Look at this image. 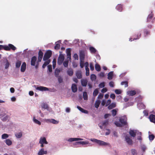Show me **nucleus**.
I'll return each mask as SVG.
<instances>
[{
    "instance_id": "473e14b6",
    "label": "nucleus",
    "mask_w": 155,
    "mask_h": 155,
    "mask_svg": "<svg viewBox=\"0 0 155 155\" xmlns=\"http://www.w3.org/2000/svg\"><path fill=\"white\" fill-rule=\"evenodd\" d=\"M33 121L36 124H38L39 125H41V122L38 120L35 119V117H34L33 118Z\"/></svg>"
},
{
    "instance_id": "0e129e2a",
    "label": "nucleus",
    "mask_w": 155,
    "mask_h": 155,
    "mask_svg": "<svg viewBox=\"0 0 155 155\" xmlns=\"http://www.w3.org/2000/svg\"><path fill=\"white\" fill-rule=\"evenodd\" d=\"M85 70L86 71V75L87 76L89 75V69L88 68H85Z\"/></svg>"
},
{
    "instance_id": "f03ea898",
    "label": "nucleus",
    "mask_w": 155,
    "mask_h": 155,
    "mask_svg": "<svg viewBox=\"0 0 155 155\" xmlns=\"http://www.w3.org/2000/svg\"><path fill=\"white\" fill-rule=\"evenodd\" d=\"M52 52L50 50L47 51L45 54L43 60L45 61L48 60L51 56Z\"/></svg>"
},
{
    "instance_id": "680f3d73",
    "label": "nucleus",
    "mask_w": 155,
    "mask_h": 155,
    "mask_svg": "<svg viewBox=\"0 0 155 155\" xmlns=\"http://www.w3.org/2000/svg\"><path fill=\"white\" fill-rule=\"evenodd\" d=\"M115 93L117 94H120L121 93V91L119 89H116L115 91Z\"/></svg>"
},
{
    "instance_id": "4468645a",
    "label": "nucleus",
    "mask_w": 155,
    "mask_h": 155,
    "mask_svg": "<svg viewBox=\"0 0 155 155\" xmlns=\"http://www.w3.org/2000/svg\"><path fill=\"white\" fill-rule=\"evenodd\" d=\"M76 76L78 79H81L82 78V74L81 71H76Z\"/></svg>"
},
{
    "instance_id": "338daca9",
    "label": "nucleus",
    "mask_w": 155,
    "mask_h": 155,
    "mask_svg": "<svg viewBox=\"0 0 155 155\" xmlns=\"http://www.w3.org/2000/svg\"><path fill=\"white\" fill-rule=\"evenodd\" d=\"M115 124L117 127H121L122 126L121 124L118 122H115Z\"/></svg>"
},
{
    "instance_id": "09e8293b",
    "label": "nucleus",
    "mask_w": 155,
    "mask_h": 155,
    "mask_svg": "<svg viewBox=\"0 0 155 155\" xmlns=\"http://www.w3.org/2000/svg\"><path fill=\"white\" fill-rule=\"evenodd\" d=\"M41 107L42 108L45 109H47L48 108V106L47 104H46L45 103L43 104L42 105Z\"/></svg>"
},
{
    "instance_id": "49530a36",
    "label": "nucleus",
    "mask_w": 155,
    "mask_h": 155,
    "mask_svg": "<svg viewBox=\"0 0 155 155\" xmlns=\"http://www.w3.org/2000/svg\"><path fill=\"white\" fill-rule=\"evenodd\" d=\"M108 120H106L103 122L102 123V125L103 126H106L108 124Z\"/></svg>"
},
{
    "instance_id": "39448f33",
    "label": "nucleus",
    "mask_w": 155,
    "mask_h": 155,
    "mask_svg": "<svg viewBox=\"0 0 155 155\" xmlns=\"http://www.w3.org/2000/svg\"><path fill=\"white\" fill-rule=\"evenodd\" d=\"M119 121L121 124L124 125H126L127 124V118L125 116H124L119 119Z\"/></svg>"
},
{
    "instance_id": "6ab92c4d",
    "label": "nucleus",
    "mask_w": 155,
    "mask_h": 155,
    "mask_svg": "<svg viewBox=\"0 0 155 155\" xmlns=\"http://www.w3.org/2000/svg\"><path fill=\"white\" fill-rule=\"evenodd\" d=\"M87 81L86 79H81V83L82 85L84 87H86L87 86Z\"/></svg>"
},
{
    "instance_id": "de8ad7c7",
    "label": "nucleus",
    "mask_w": 155,
    "mask_h": 155,
    "mask_svg": "<svg viewBox=\"0 0 155 155\" xmlns=\"http://www.w3.org/2000/svg\"><path fill=\"white\" fill-rule=\"evenodd\" d=\"M149 139L150 140H153L155 136L153 134H151L149 135Z\"/></svg>"
},
{
    "instance_id": "603ef678",
    "label": "nucleus",
    "mask_w": 155,
    "mask_h": 155,
    "mask_svg": "<svg viewBox=\"0 0 155 155\" xmlns=\"http://www.w3.org/2000/svg\"><path fill=\"white\" fill-rule=\"evenodd\" d=\"M98 76L100 78H102L104 77L105 74L104 72H101L98 74Z\"/></svg>"
},
{
    "instance_id": "412c9836",
    "label": "nucleus",
    "mask_w": 155,
    "mask_h": 155,
    "mask_svg": "<svg viewBox=\"0 0 155 155\" xmlns=\"http://www.w3.org/2000/svg\"><path fill=\"white\" fill-rule=\"evenodd\" d=\"M89 50L91 53L92 54H95L97 51V50L96 49L92 46L90 47Z\"/></svg>"
},
{
    "instance_id": "c756f323",
    "label": "nucleus",
    "mask_w": 155,
    "mask_h": 155,
    "mask_svg": "<svg viewBox=\"0 0 155 155\" xmlns=\"http://www.w3.org/2000/svg\"><path fill=\"white\" fill-rule=\"evenodd\" d=\"M95 69L97 71H100L101 70V68L100 65L98 64L95 65Z\"/></svg>"
},
{
    "instance_id": "a19ab883",
    "label": "nucleus",
    "mask_w": 155,
    "mask_h": 155,
    "mask_svg": "<svg viewBox=\"0 0 155 155\" xmlns=\"http://www.w3.org/2000/svg\"><path fill=\"white\" fill-rule=\"evenodd\" d=\"M68 60H67L65 61L63 63V64L64 66L65 67L67 68L68 66Z\"/></svg>"
},
{
    "instance_id": "2f4dec72",
    "label": "nucleus",
    "mask_w": 155,
    "mask_h": 155,
    "mask_svg": "<svg viewBox=\"0 0 155 155\" xmlns=\"http://www.w3.org/2000/svg\"><path fill=\"white\" fill-rule=\"evenodd\" d=\"M83 97L84 100H87L88 99V96L86 92L84 91L83 93Z\"/></svg>"
},
{
    "instance_id": "0eeeda50",
    "label": "nucleus",
    "mask_w": 155,
    "mask_h": 155,
    "mask_svg": "<svg viewBox=\"0 0 155 155\" xmlns=\"http://www.w3.org/2000/svg\"><path fill=\"white\" fill-rule=\"evenodd\" d=\"M37 59V57L35 56H34L31 58V66H35Z\"/></svg>"
},
{
    "instance_id": "f8f14e48",
    "label": "nucleus",
    "mask_w": 155,
    "mask_h": 155,
    "mask_svg": "<svg viewBox=\"0 0 155 155\" xmlns=\"http://www.w3.org/2000/svg\"><path fill=\"white\" fill-rule=\"evenodd\" d=\"M136 130H130L129 131V134L131 137H134L136 136Z\"/></svg>"
},
{
    "instance_id": "c85d7f7f",
    "label": "nucleus",
    "mask_w": 155,
    "mask_h": 155,
    "mask_svg": "<svg viewBox=\"0 0 155 155\" xmlns=\"http://www.w3.org/2000/svg\"><path fill=\"white\" fill-rule=\"evenodd\" d=\"M50 62V61L49 60L45 61L42 65V68H44L47 65L49 64Z\"/></svg>"
},
{
    "instance_id": "b1692460",
    "label": "nucleus",
    "mask_w": 155,
    "mask_h": 155,
    "mask_svg": "<svg viewBox=\"0 0 155 155\" xmlns=\"http://www.w3.org/2000/svg\"><path fill=\"white\" fill-rule=\"evenodd\" d=\"M68 74L70 76H72L73 74V71L72 69H69L67 71Z\"/></svg>"
},
{
    "instance_id": "aec40b11",
    "label": "nucleus",
    "mask_w": 155,
    "mask_h": 155,
    "mask_svg": "<svg viewBox=\"0 0 155 155\" xmlns=\"http://www.w3.org/2000/svg\"><path fill=\"white\" fill-rule=\"evenodd\" d=\"M77 107V108L82 113H83L85 114H87L88 113V111L87 110L84 109L80 106H78Z\"/></svg>"
},
{
    "instance_id": "a211bd4d",
    "label": "nucleus",
    "mask_w": 155,
    "mask_h": 155,
    "mask_svg": "<svg viewBox=\"0 0 155 155\" xmlns=\"http://www.w3.org/2000/svg\"><path fill=\"white\" fill-rule=\"evenodd\" d=\"M47 151H44V149L42 148L38 152V155H43L44 154H47Z\"/></svg>"
},
{
    "instance_id": "bb28decb",
    "label": "nucleus",
    "mask_w": 155,
    "mask_h": 155,
    "mask_svg": "<svg viewBox=\"0 0 155 155\" xmlns=\"http://www.w3.org/2000/svg\"><path fill=\"white\" fill-rule=\"evenodd\" d=\"M127 93L130 95L132 96L135 95L136 94V91L134 90L128 91Z\"/></svg>"
},
{
    "instance_id": "1a4fd4ad",
    "label": "nucleus",
    "mask_w": 155,
    "mask_h": 155,
    "mask_svg": "<svg viewBox=\"0 0 155 155\" xmlns=\"http://www.w3.org/2000/svg\"><path fill=\"white\" fill-rule=\"evenodd\" d=\"M43 55V53L40 50L38 52V61L39 62H41V61Z\"/></svg>"
},
{
    "instance_id": "20e7f679",
    "label": "nucleus",
    "mask_w": 155,
    "mask_h": 155,
    "mask_svg": "<svg viewBox=\"0 0 155 155\" xmlns=\"http://www.w3.org/2000/svg\"><path fill=\"white\" fill-rule=\"evenodd\" d=\"M45 121L47 123H51L54 124H57L59 122V121L53 119H45Z\"/></svg>"
},
{
    "instance_id": "13d9d810",
    "label": "nucleus",
    "mask_w": 155,
    "mask_h": 155,
    "mask_svg": "<svg viewBox=\"0 0 155 155\" xmlns=\"http://www.w3.org/2000/svg\"><path fill=\"white\" fill-rule=\"evenodd\" d=\"M60 48V45L59 44H56L54 46V49L56 50H58Z\"/></svg>"
},
{
    "instance_id": "c9c22d12",
    "label": "nucleus",
    "mask_w": 155,
    "mask_h": 155,
    "mask_svg": "<svg viewBox=\"0 0 155 155\" xmlns=\"http://www.w3.org/2000/svg\"><path fill=\"white\" fill-rule=\"evenodd\" d=\"M91 79L92 81H95L96 79V76L94 74H92L91 76Z\"/></svg>"
},
{
    "instance_id": "a18cd8bd",
    "label": "nucleus",
    "mask_w": 155,
    "mask_h": 155,
    "mask_svg": "<svg viewBox=\"0 0 155 155\" xmlns=\"http://www.w3.org/2000/svg\"><path fill=\"white\" fill-rule=\"evenodd\" d=\"M112 115L114 117L117 114V110L115 109H113L111 111Z\"/></svg>"
},
{
    "instance_id": "9d476101",
    "label": "nucleus",
    "mask_w": 155,
    "mask_h": 155,
    "mask_svg": "<svg viewBox=\"0 0 155 155\" xmlns=\"http://www.w3.org/2000/svg\"><path fill=\"white\" fill-rule=\"evenodd\" d=\"M36 89L42 91L49 90V89L48 88L43 86L37 87L36 88Z\"/></svg>"
},
{
    "instance_id": "e433bc0d",
    "label": "nucleus",
    "mask_w": 155,
    "mask_h": 155,
    "mask_svg": "<svg viewBox=\"0 0 155 155\" xmlns=\"http://www.w3.org/2000/svg\"><path fill=\"white\" fill-rule=\"evenodd\" d=\"M98 93V90L97 89H96L94 91L93 93V96L95 97L97 95Z\"/></svg>"
},
{
    "instance_id": "58836bf2",
    "label": "nucleus",
    "mask_w": 155,
    "mask_h": 155,
    "mask_svg": "<svg viewBox=\"0 0 155 155\" xmlns=\"http://www.w3.org/2000/svg\"><path fill=\"white\" fill-rule=\"evenodd\" d=\"M21 62L20 61H18L16 63V67L17 68H19L20 66Z\"/></svg>"
},
{
    "instance_id": "2eb2a0df",
    "label": "nucleus",
    "mask_w": 155,
    "mask_h": 155,
    "mask_svg": "<svg viewBox=\"0 0 155 155\" xmlns=\"http://www.w3.org/2000/svg\"><path fill=\"white\" fill-rule=\"evenodd\" d=\"M149 119L151 122L155 123V115L150 114L149 116Z\"/></svg>"
},
{
    "instance_id": "ea45409f",
    "label": "nucleus",
    "mask_w": 155,
    "mask_h": 155,
    "mask_svg": "<svg viewBox=\"0 0 155 155\" xmlns=\"http://www.w3.org/2000/svg\"><path fill=\"white\" fill-rule=\"evenodd\" d=\"M9 137V135L6 134H4L2 136V139H6Z\"/></svg>"
},
{
    "instance_id": "5fc2aeb1",
    "label": "nucleus",
    "mask_w": 155,
    "mask_h": 155,
    "mask_svg": "<svg viewBox=\"0 0 155 155\" xmlns=\"http://www.w3.org/2000/svg\"><path fill=\"white\" fill-rule=\"evenodd\" d=\"M73 57L75 60H78V56L77 54H76V53L74 54L73 56Z\"/></svg>"
},
{
    "instance_id": "6e6d98bb",
    "label": "nucleus",
    "mask_w": 155,
    "mask_h": 155,
    "mask_svg": "<svg viewBox=\"0 0 155 155\" xmlns=\"http://www.w3.org/2000/svg\"><path fill=\"white\" fill-rule=\"evenodd\" d=\"M48 67L49 71L50 72H51L52 70L51 65H48Z\"/></svg>"
},
{
    "instance_id": "052dcab7",
    "label": "nucleus",
    "mask_w": 155,
    "mask_h": 155,
    "mask_svg": "<svg viewBox=\"0 0 155 155\" xmlns=\"http://www.w3.org/2000/svg\"><path fill=\"white\" fill-rule=\"evenodd\" d=\"M58 80L59 83H61L63 82L62 78L60 76H58Z\"/></svg>"
},
{
    "instance_id": "79ce46f5",
    "label": "nucleus",
    "mask_w": 155,
    "mask_h": 155,
    "mask_svg": "<svg viewBox=\"0 0 155 155\" xmlns=\"http://www.w3.org/2000/svg\"><path fill=\"white\" fill-rule=\"evenodd\" d=\"M128 82L127 81H123L121 82V84L122 85H124V87H127L128 86Z\"/></svg>"
},
{
    "instance_id": "5701e85b",
    "label": "nucleus",
    "mask_w": 155,
    "mask_h": 155,
    "mask_svg": "<svg viewBox=\"0 0 155 155\" xmlns=\"http://www.w3.org/2000/svg\"><path fill=\"white\" fill-rule=\"evenodd\" d=\"M116 104L115 103H112L111 104H110L109 106L108 107V108L109 110L111 109H112L115 107H116Z\"/></svg>"
},
{
    "instance_id": "774afa93",
    "label": "nucleus",
    "mask_w": 155,
    "mask_h": 155,
    "mask_svg": "<svg viewBox=\"0 0 155 155\" xmlns=\"http://www.w3.org/2000/svg\"><path fill=\"white\" fill-rule=\"evenodd\" d=\"M103 97V94H100L98 96L97 98L99 99H102Z\"/></svg>"
},
{
    "instance_id": "72a5a7b5",
    "label": "nucleus",
    "mask_w": 155,
    "mask_h": 155,
    "mask_svg": "<svg viewBox=\"0 0 155 155\" xmlns=\"http://www.w3.org/2000/svg\"><path fill=\"white\" fill-rule=\"evenodd\" d=\"M8 46L10 48V50L11 49L13 51H15L16 49V48L12 44H9Z\"/></svg>"
},
{
    "instance_id": "6e6552de",
    "label": "nucleus",
    "mask_w": 155,
    "mask_h": 155,
    "mask_svg": "<svg viewBox=\"0 0 155 155\" xmlns=\"http://www.w3.org/2000/svg\"><path fill=\"white\" fill-rule=\"evenodd\" d=\"M80 60L84 61L85 58V54L83 51H81L80 52Z\"/></svg>"
},
{
    "instance_id": "8fccbe9b",
    "label": "nucleus",
    "mask_w": 155,
    "mask_h": 155,
    "mask_svg": "<svg viewBox=\"0 0 155 155\" xmlns=\"http://www.w3.org/2000/svg\"><path fill=\"white\" fill-rule=\"evenodd\" d=\"M78 143L80 144H81L82 145L87 144L88 143V141H79L78 142Z\"/></svg>"
},
{
    "instance_id": "a878e982",
    "label": "nucleus",
    "mask_w": 155,
    "mask_h": 155,
    "mask_svg": "<svg viewBox=\"0 0 155 155\" xmlns=\"http://www.w3.org/2000/svg\"><path fill=\"white\" fill-rule=\"evenodd\" d=\"M153 15L152 13L150 14L148 16L147 18V21L150 22L153 17Z\"/></svg>"
},
{
    "instance_id": "c03bdc74",
    "label": "nucleus",
    "mask_w": 155,
    "mask_h": 155,
    "mask_svg": "<svg viewBox=\"0 0 155 155\" xmlns=\"http://www.w3.org/2000/svg\"><path fill=\"white\" fill-rule=\"evenodd\" d=\"M143 32L144 36H145L149 34L150 33V32L149 31H148L146 29L144 30Z\"/></svg>"
},
{
    "instance_id": "cd10ccee",
    "label": "nucleus",
    "mask_w": 155,
    "mask_h": 155,
    "mask_svg": "<svg viewBox=\"0 0 155 155\" xmlns=\"http://www.w3.org/2000/svg\"><path fill=\"white\" fill-rule=\"evenodd\" d=\"M113 75V72L111 71L109 72L108 74V79L110 80L112 79Z\"/></svg>"
},
{
    "instance_id": "423d86ee",
    "label": "nucleus",
    "mask_w": 155,
    "mask_h": 155,
    "mask_svg": "<svg viewBox=\"0 0 155 155\" xmlns=\"http://www.w3.org/2000/svg\"><path fill=\"white\" fill-rule=\"evenodd\" d=\"M125 140L126 142L130 145H131L133 144L132 140L130 139L129 137L126 135L125 137Z\"/></svg>"
},
{
    "instance_id": "bf43d9fd",
    "label": "nucleus",
    "mask_w": 155,
    "mask_h": 155,
    "mask_svg": "<svg viewBox=\"0 0 155 155\" xmlns=\"http://www.w3.org/2000/svg\"><path fill=\"white\" fill-rule=\"evenodd\" d=\"M99 86L100 88L104 87L105 86V84L104 82H102L99 84Z\"/></svg>"
},
{
    "instance_id": "f3484780",
    "label": "nucleus",
    "mask_w": 155,
    "mask_h": 155,
    "mask_svg": "<svg viewBox=\"0 0 155 155\" xmlns=\"http://www.w3.org/2000/svg\"><path fill=\"white\" fill-rule=\"evenodd\" d=\"M71 88L72 90V91L73 92H75L77 91V85L74 84H72V86L71 87Z\"/></svg>"
},
{
    "instance_id": "864d4df0",
    "label": "nucleus",
    "mask_w": 155,
    "mask_h": 155,
    "mask_svg": "<svg viewBox=\"0 0 155 155\" xmlns=\"http://www.w3.org/2000/svg\"><path fill=\"white\" fill-rule=\"evenodd\" d=\"M80 66L81 68H83L84 66V61L80 60Z\"/></svg>"
},
{
    "instance_id": "3c124183",
    "label": "nucleus",
    "mask_w": 155,
    "mask_h": 155,
    "mask_svg": "<svg viewBox=\"0 0 155 155\" xmlns=\"http://www.w3.org/2000/svg\"><path fill=\"white\" fill-rule=\"evenodd\" d=\"M131 152L132 154L133 155H137V153L136 152V150L134 149H132L131 150Z\"/></svg>"
},
{
    "instance_id": "dca6fc26",
    "label": "nucleus",
    "mask_w": 155,
    "mask_h": 155,
    "mask_svg": "<svg viewBox=\"0 0 155 155\" xmlns=\"http://www.w3.org/2000/svg\"><path fill=\"white\" fill-rule=\"evenodd\" d=\"M26 64L25 62H24L22 64L21 68V72H24L26 69Z\"/></svg>"
},
{
    "instance_id": "f257e3e1",
    "label": "nucleus",
    "mask_w": 155,
    "mask_h": 155,
    "mask_svg": "<svg viewBox=\"0 0 155 155\" xmlns=\"http://www.w3.org/2000/svg\"><path fill=\"white\" fill-rule=\"evenodd\" d=\"M91 141L96 143L98 145L101 146H107L109 145V144L103 141L98 140L95 139H91Z\"/></svg>"
},
{
    "instance_id": "69168bd1",
    "label": "nucleus",
    "mask_w": 155,
    "mask_h": 155,
    "mask_svg": "<svg viewBox=\"0 0 155 155\" xmlns=\"http://www.w3.org/2000/svg\"><path fill=\"white\" fill-rule=\"evenodd\" d=\"M9 64L8 62L7 61L6 63V64H5V69H7L9 67Z\"/></svg>"
},
{
    "instance_id": "e2e57ef3",
    "label": "nucleus",
    "mask_w": 155,
    "mask_h": 155,
    "mask_svg": "<svg viewBox=\"0 0 155 155\" xmlns=\"http://www.w3.org/2000/svg\"><path fill=\"white\" fill-rule=\"evenodd\" d=\"M90 69L91 71H93L94 69V66L92 63H90Z\"/></svg>"
},
{
    "instance_id": "7c9ffc66",
    "label": "nucleus",
    "mask_w": 155,
    "mask_h": 155,
    "mask_svg": "<svg viewBox=\"0 0 155 155\" xmlns=\"http://www.w3.org/2000/svg\"><path fill=\"white\" fill-rule=\"evenodd\" d=\"M5 142L6 144L8 146L11 145L12 143L11 140L9 139H7L5 140Z\"/></svg>"
},
{
    "instance_id": "393cba45",
    "label": "nucleus",
    "mask_w": 155,
    "mask_h": 155,
    "mask_svg": "<svg viewBox=\"0 0 155 155\" xmlns=\"http://www.w3.org/2000/svg\"><path fill=\"white\" fill-rule=\"evenodd\" d=\"M60 72V71L59 69L56 68L54 71V75L56 77L59 76V73Z\"/></svg>"
},
{
    "instance_id": "4be33fe9",
    "label": "nucleus",
    "mask_w": 155,
    "mask_h": 155,
    "mask_svg": "<svg viewBox=\"0 0 155 155\" xmlns=\"http://www.w3.org/2000/svg\"><path fill=\"white\" fill-rule=\"evenodd\" d=\"M116 9L119 12L122 10L123 6L121 4H118L116 7Z\"/></svg>"
},
{
    "instance_id": "37998d69",
    "label": "nucleus",
    "mask_w": 155,
    "mask_h": 155,
    "mask_svg": "<svg viewBox=\"0 0 155 155\" xmlns=\"http://www.w3.org/2000/svg\"><path fill=\"white\" fill-rule=\"evenodd\" d=\"M3 49L7 51H9L10 50V48L8 45H3Z\"/></svg>"
},
{
    "instance_id": "f704fd0d",
    "label": "nucleus",
    "mask_w": 155,
    "mask_h": 155,
    "mask_svg": "<svg viewBox=\"0 0 155 155\" xmlns=\"http://www.w3.org/2000/svg\"><path fill=\"white\" fill-rule=\"evenodd\" d=\"M100 104V102L99 101H96L95 103V107L97 108L99 107Z\"/></svg>"
},
{
    "instance_id": "9b49d317",
    "label": "nucleus",
    "mask_w": 155,
    "mask_h": 155,
    "mask_svg": "<svg viewBox=\"0 0 155 155\" xmlns=\"http://www.w3.org/2000/svg\"><path fill=\"white\" fill-rule=\"evenodd\" d=\"M71 49L70 48L67 49L66 50L67 54V58L71 60Z\"/></svg>"
},
{
    "instance_id": "4d7b16f0",
    "label": "nucleus",
    "mask_w": 155,
    "mask_h": 155,
    "mask_svg": "<svg viewBox=\"0 0 155 155\" xmlns=\"http://www.w3.org/2000/svg\"><path fill=\"white\" fill-rule=\"evenodd\" d=\"M56 62V60L55 59H54L53 61V66L54 68L55 67Z\"/></svg>"
},
{
    "instance_id": "4c0bfd02",
    "label": "nucleus",
    "mask_w": 155,
    "mask_h": 155,
    "mask_svg": "<svg viewBox=\"0 0 155 155\" xmlns=\"http://www.w3.org/2000/svg\"><path fill=\"white\" fill-rule=\"evenodd\" d=\"M15 136L18 138H20L22 136V134L21 132H19L15 134Z\"/></svg>"
},
{
    "instance_id": "7ed1b4c3",
    "label": "nucleus",
    "mask_w": 155,
    "mask_h": 155,
    "mask_svg": "<svg viewBox=\"0 0 155 155\" xmlns=\"http://www.w3.org/2000/svg\"><path fill=\"white\" fill-rule=\"evenodd\" d=\"M60 54L58 59L57 63L59 65H61L63 63L64 59V56L63 54H61L62 52H60Z\"/></svg>"
},
{
    "instance_id": "ddd939ff",
    "label": "nucleus",
    "mask_w": 155,
    "mask_h": 155,
    "mask_svg": "<svg viewBox=\"0 0 155 155\" xmlns=\"http://www.w3.org/2000/svg\"><path fill=\"white\" fill-rule=\"evenodd\" d=\"M39 143H45V144H47L48 143V142L46 141V138L45 137H41L40 138Z\"/></svg>"
}]
</instances>
